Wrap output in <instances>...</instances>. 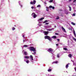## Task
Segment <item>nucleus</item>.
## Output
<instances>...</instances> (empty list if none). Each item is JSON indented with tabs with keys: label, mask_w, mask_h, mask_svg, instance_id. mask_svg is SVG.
Returning <instances> with one entry per match:
<instances>
[{
	"label": "nucleus",
	"mask_w": 76,
	"mask_h": 76,
	"mask_svg": "<svg viewBox=\"0 0 76 76\" xmlns=\"http://www.w3.org/2000/svg\"><path fill=\"white\" fill-rule=\"evenodd\" d=\"M45 39H48L50 41H51V38H50V36H45Z\"/></svg>",
	"instance_id": "1"
},
{
	"label": "nucleus",
	"mask_w": 76,
	"mask_h": 76,
	"mask_svg": "<svg viewBox=\"0 0 76 76\" xmlns=\"http://www.w3.org/2000/svg\"><path fill=\"white\" fill-rule=\"evenodd\" d=\"M30 50L31 51H36V50H35V48H34L33 47H30Z\"/></svg>",
	"instance_id": "2"
},
{
	"label": "nucleus",
	"mask_w": 76,
	"mask_h": 76,
	"mask_svg": "<svg viewBox=\"0 0 76 76\" xmlns=\"http://www.w3.org/2000/svg\"><path fill=\"white\" fill-rule=\"evenodd\" d=\"M48 52H53V49L51 48H49L48 49Z\"/></svg>",
	"instance_id": "3"
},
{
	"label": "nucleus",
	"mask_w": 76,
	"mask_h": 76,
	"mask_svg": "<svg viewBox=\"0 0 76 76\" xmlns=\"http://www.w3.org/2000/svg\"><path fill=\"white\" fill-rule=\"evenodd\" d=\"M30 58L31 59V60L32 61H33L34 60V59L33 58V56L32 55H30Z\"/></svg>",
	"instance_id": "4"
},
{
	"label": "nucleus",
	"mask_w": 76,
	"mask_h": 76,
	"mask_svg": "<svg viewBox=\"0 0 76 76\" xmlns=\"http://www.w3.org/2000/svg\"><path fill=\"white\" fill-rule=\"evenodd\" d=\"M44 33L45 34V35H48V34L49 33V31H45Z\"/></svg>",
	"instance_id": "5"
},
{
	"label": "nucleus",
	"mask_w": 76,
	"mask_h": 76,
	"mask_svg": "<svg viewBox=\"0 0 76 76\" xmlns=\"http://www.w3.org/2000/svg\"><path fill=\"white\" fill-rule=\"evenodd\" d=\"M62 31H64V32H66V30H65V29L63 27H62Z\"/></svg>",
	"instance_id": "6"
},
{
	"label": "nucleus",
	"mask_w": 76,
	"mask_h": 76,
	"mask_svg": "<svg viewBox=\"0 0 76 76\" xmlns=\"http://www.w3.org/2000/svg\"><path fill=\"white\" fill-rule=\"evenodd\" d=\"M73 34L75 37H76V33H75V30H73Z\"/></svg>",
	"instance_id": "7"
},
{
	"label": "nucleus",
	"mask_w": 76,
	"mask_h": 76,
	"mask_svg": "<svg viewBox=\"0 0 76 76\" xmlns=\"http://www.w3.org/2000/svg\"><path fill=\"white\" fill-rule=\"evenodd\" d=\"M24 58H26L27 59H28L29 58V56H26Z\"/></svg>",
	"instance_id": "8"
},
{
	"label": "nucleus",
	"mask_w": 76,
	"mask_h": 76,
	"mask_svg": "<svg viewBox=\"0 0 76 76\" xmlns=\"http://www.w3.org/2000/svg\"><path fill=\"white\" fill-rule=\"evenodd\" d=\"M24 54L25 56H27L28 55V53L26 51H24Z\"/></svg>",
	"instance_id": "9"
},
{
	"label": "nucleus",
	"mask_w": 76,
	"mask_h": 76,
	"mask_svg": "<svg viewBox=\"0 0 76 76\" xmlns=\"http://www.w3.org/2000/svg\"><path fill=\"white\" fill-rule=\"evenodd\" d=\"M44 19V18L43 17V18H41L39 19V20H43V19Z\"/></svg>",
	"instance_id": "10"
},
{
	"label": "nucleus",
	"mask_w": 76,
	"mask_h": 76,
	"mask_svg": "<svg viewBox=\"0 0 76 76\" xmlns=\"http://www.w3.org/2000/svg\"><path fill=\"white\" fill-rule=\"evenodd\" d=\"M52 38H53V39H56V38H57V37L56 36H54L52 37Z\"/></svg>",
	"instance_id": "11"
},
{
	"label": "nucleus",
	"mask_w": 76,
	"mask_h": 76,
	"mask_svg": "<svg viewBox=\"0 0 76 76\" xmlns=\"http://www.w3.org/2000/svg\"><path fill=\"white\" fill-rule=\"evenodd\" d=\"M36 1L34 0L33 2V4H35V3H36Z\"/></svg>",
	"instance_id": "12"
},
{
	"label": "nucleus",
	"mask_w": 76,
	"mask_h": 76,
	"mask_svg": "<svg viewBox=\"0 0 76 76\" xmlns=\"http://www.w3.org/2000/svg\"><path fill=\"white\" fill-rule=\"evenodd\" d=\"M69 64H67L66 65V69L68 68V67H69Z\"/></svg>",
	"instance_id": "13"
},
{
	"label": "nucleus",
	"mask_w": 76,
	"mask_h": 76,
	"mask_svg": "<svg viewBox=\"0 0 76 76\" xmlns=\"http://www.w3.org/2000/svg\"><path fill=\"white\" fill-rule=\"evenodd\" d=\"M68 56L69 57H70V58H71V57H72V54H69V55H68Z\"/></svg>",
	"instance_id": "14"
},
{
	"label": "nucleus",
	"mask_w": 76,
	"mask_h": 76,
	"mask_svg": "<svg viewBox=\"0 0 76 76\" xmlns=\"http://www.w3.org/2000/svg\"><path fill=\"white\" fill-rule=\"evenodd\" d=\"M53 30V29H47V31H51Z\"/></svg>",
	"instance_id": "15"
},
{
	"label": "nucleus",
	"mask_w": 76,
	"mask_h": 76,
	"mask_svg": "<svg viewBox=\"0 0 76 76\" xmlns=\"http://www.w3.org/2000/svg\"><path fill=\"white\" fill-rule=\"evenodd\" d=\"M63 49L64 50H65V51H67V49L66 48H63Z\"/></svg>",
	"instance_id": "16"
},
{
	"label": "nucleus",
	"mask_w": 76,
	"mask_h": 76,
	"mask_svg": "<svg viewBox=\"0 0 76 76\" xmlns=\"http://www.w3.org/2000/svg\"><path fill=\"white\" fill-rule=\"evenodd\" d=\"M60 54H57V57L58 58H60Z\"/></svg>",
	"instance_id": "17"
},
{
	"label": "nucleus",
	"mask_w": 76,
	"mask_h": 76,
	"mask_svg": "<svg viewBox=\"0 0 76 76\" xmlns=\"http://www.w3.org/2000/svg\"><path fill=\"white\" fill-rule=\"evenodd\" d=\"M71 24H72V25H76V24L75 23H74L73 22H71Z\"/></svg>",
	"instance_id": "18"
},
{
	"label": "nucleus",
	"mask_w": 76,
	"mask_h": 76,
	"mask_svg": "<svg viewBox=\"0 0 76 76\" xmlns=\"http://www.w3.org/2000/svg\"><path fill=\"white\" fill-rule=\"evenodd\" d=\"M35 14V13H32L31 15L32 16L34 17V15Z\"/></svg>",
	"instance_id": "19"
},
{
	"label": "nucleus",
	"mask_w": 76,
	"mask_h": 76,
	"mask_svg": "<svg viewBox=\"0 0 76 76\" xmlns=\"http://www.w3.org/2000/svg\"><path fill=\"white\" fill-rule=\"evenodd\" d=\"M68 7L69 9V11H71V10H71V7H70V6H68Z\"/></svg>",
	"instance_id": "20"
},
{
	"label": "nucleus",
	"mask_w": 76,
	"mask_h": 76,
	"mask_svg": "<svg viewBox=\"0 0 76 76\" xmlns=\"http://www.w3.org/2000/svg\"><path fill=\"white\" fill-rule=\"evenodd\" d=\"M36 17H37V15H36V14H35L33 16V18H35Z\"/></svg>",
	"instance_id": "21"
},
{
	"label": "nucleus",
	"mask_w": 76,
	"mask_h": 76,
	"mask_svg": "<svg viewBox=\"0 0 76 76\" xmlns=\"http://www.w3.org/2000/svg\"><path fill=\"white\" fill-rule=\"evenodd\" d=\"M37 7H41V5H39L37 6Z\"/></svg>",
	"instance_id": "22"
},
{
	"label": "nucleus",
	"mask_w": 76,
	"mask_h": 76,
	"mask_svg": "<svg viewBox=\"0 0 76 76\" xmlns=\"http://www.w3.org/2000/svg\"><path fill=\"white\" fill-rule=\"evenodd\" d=\"M49 7L50 8V9H51L52 8V7H53V6L51 5H50L49 6Z\"/></svg>",
	"instance_id": "23"
},
{
	"label": "nucleus",
	"mask_w": 76,
	"mask_h": 76,
	"mask_svg": "<svg viewBox=\"0 0 76 76\" xmlns=\"http://www.w3.org/2000/svg\"><path fill=\"white\" fill-rule=\"evenodd\" d=\"M52 70L51 69H49L48 70V72H51Z\"/></svg>",
	"instance_id": "24"
},
{
	"label": "nucleus",
	"mask_w": 76,
	"mask_h": 76,
	"mask_svg": "<svg viewBox=\"0 0 76 76\" xmlns=\"http://www.w3.org/2000/svg\"><path fill=\"white\" fill-rule=\"evenodd\" d=\"M12 30L13 31H14V30H15V28L14 27H13L12 28Z\"/></svg>",
	"instance_id": "25"
},
{
	"label": "nucleus",
	"mask_w": 76,
	"mask_h": 76,
	"mask_svg": "<svg viewBox=\"0 0 76 76\" xmlns=\"http://www.w3.org/2000/svg\"><path fill=\"white\" fill-rule=\"evenodd\" d=\"M48 22V20H46L44 22V23H46V22Z\"/></svg>",
	"instance_id": "26"
},
{
	"label": "nucleus",
	"mask_w": 76,
	"mask_h": 76,
	"mask_svg": "<svg viewBox=\"0 0 76 76\" xmlns=\"http://www.w3.org/2000/svg\"><path fill=\"white\" fill-rule=\"evenodd\" d=\"M28 45H25L24 46V47H28Z\"/></svg>",
	"instance_id": "27"
},
{
	"label": "nucleus",
	"mask_w": 76,
	"mask_h": 76,
	"mask_svg": "<svg viewBox=\"0 0 76 76\" xmlns=\"http://www.w3.org/2000/svg\"><path fill=\"white\" fill-rule=\"evenodd\" d=\"M26 63H29V61H26Z\"/></svg>",
	"instance_id": "28"
},
{
	"label": "nucleus",
	"mask_w": 76,
	"mask_h": 76,
	"mask_svg": "<svg viewBox=\"0 0 76 76\" xmlns=\"http://www.w3.org/2000/svg\"><path fill=\"white\" fill-rule=\"evenodd\" d=\"M53 0H50L49 1V2H50V3H51L52 2H53Z\"/></svg>",
	"instance_id": "29"
},
{
	"label": "nucleus",
	"mask_w": 76,
	"mask_h": 76,
	"mask_svg": "<svg viewBox=\"0 0 76 76\" xmlns=\"http://www.w3.org/2000/svg\"><path fill=\"white\" fill-rule=\"evenodd\" d=\"M33 3L32 1L30 2V4H33Z\"/></svg>",
	"instance_id": "30"
},
{
	"label": "nucleus",
	"mask_w": 76,
	"mask_h": 76,
	"mask_svg": "<svg viewBox=\"0 0 76 76\" xmlns=\"http://www.w3.org/2000/svg\"><path fill=\"white\" fill-rule=\"evenodd\" d=\"M69 30H70L71 31L72 30V29L70 28H69Z\"/></svg>",
	"instance_id": "31"
},
{
	"label": "nucleus",
	"mask_w": 76,
	"mask_h": 76,
	"mask_svg": "<svg viewBox=\"0 0 76 76\" xmlns=\"http://www.w3.org/2000/svg\"><path fill=\"white\" fill-rule=\"evenodd\" d=\"M55 35H58V33H55Z\"/></svg>",
	"instance_id": "32"
},
{
	"label": "nucleus",
	"mask_w": 76,
	"mask_h": 76,
	"mask_svg": "<svg viewBox=\"0 0 76 76\" xmlns=\"http://www.w3.org/2000/svg\"><path fill=\"white\" fill-rule=\"evenodd\" d=\"M55 63L56 64H57L58 63V61H55Z\"/></svg>",
	"instance_id": "33"
},
{
	"label": "nucleus",
	"mask_w": 76,
	"mask_h": 76,
	"mask_svg": "<svg viewBox=\"0 0 76 76\" xmlns=\"http://www.w3.org/2000/svg\"><path fill=\"white\" fill-rule=\"evenodd\" d=\"M75 14H73L72 15L73 16H75Z\"/></svg>",
	"instance_id": "34"
},
{
	"label": "nucleus",
	"mask_w": 76,
	"mask_h": 76,
	"mask_svg": "<svg viewBox=\"0 0 76 76\" xmlns=\"http://www.w3.org/2000/svg\"><path fill=\"white\" fill-rule=\"evenodd\" d=\"M59 19V17H57L56 18V19Z\"/></svg>",
	"instance_id": "35"
},
{
	"label": "nucleus",
	"mask_w": 76,
	"mask_h": 76,
	"mask_svg": "<svg viewBox=\"0 0 76 76\" xmlns=\"http://www.w3.org/2000/svg\"><path fill=\"white\" fill-rule=\"evenodd\" d=\"M52 8L53 9H54V7H52Z\"/></svg>",
	"instance_id": "36"
},
{
	"label": "nucleus",
	"mask_w": 76,
	"mask_h": 76,
	"mask_svg": "<svg viewBox=\"0 0 76 76\" xmlns=\"http://www.w3.org/2000/svg\"><path fill=\"white\" fill-rule=\"evenodd\" d=\"M73 64L74 66H76V64L74 63H73Z\"/></svg>",
	"instance_id": "37"
},
{
	"label": "nucleus",
	"mask_w": 76,
	"mask_h": 76,
	"mask_svg": "<svg viewBox=\"0 0 76 76\" xmlns=\"http://www.w3.org/2000/svg\"><path fill=\"white\" fill-rule=\"evenodd\" d=\"M34 7H31V9H34Z\"/></svg>",
	"instance_id": "38"
},
{
	"label": "nucleus",
	"mask_w": 76,
	"mask_h": 76,
	"mask_svg": "<svg viewBox=\"0 0 76 76\" xmlns=\"http://www.w3.org/2000/svg\"><path fill=\"white\" fill-rule=\"evenodd\" d=\"M48 24H49V23H45V24H46V25H48Z\"/></svg>",
	"instance_id": "39"
},
{
	"label": "nucleus",
	"mask_w": 76,
	"mask_h": 76,
	"mask_svg": "<svg viewBox=\"0 0 76 76\" xmlns=\"http://www.w3.org/2000/svg\"><path fill=\"white\" fill-rule=\"evenodd\" d=\"M44 3L45 4H47V3H46V2L45 1L44 2Z\"/></svg>",
	"instance_id": "40"
},
{
	"label": "nucleus",
	"mask_w": 76,
	"mask_h": 76,
	"mask_svg": "<svg viewBox=\"0 0 76 76\" xmlns=\"http://www.w3.org/2000/svg\"><path fill=\"white\" fill-rule=\"evenodd\" d=\"M73 2H76V0H74L73 1Z\"/></svg>",
	"instance_id": "41"
},
{
	"label": "nucleus",
	"mask_w": 76,
	"mask_h": 76,
	"mask_svg": "<svg viewBox=\"0 0 76 76\" xmlns=\"http://www.w3.org/2000/svg\"><path fill=\"white\" fill-rule=\"evenodd\" d=\"M57 40L58 41H60V39H57Z\"/></svg>",
	"instance_id": "42"
},
{
	"label": "nucleus",
	"mask_w": 76,
	"mask_h": 76,
	"mask_svg": "<svg viewBox=\"0 0 76 76\" xmlns=\"http://www.w3.org/2000/svg\"><path fill=\"white\" fill-rule=\"evenodd\" d=\"M74 69H75V72H76V67H75L74 68Z\"/></svg>",
	"instance_id": "43"
},
{
	"label": "nucleus",
	"mask_w": 76,
	"mask_h": 76,
	"mask_svg": "<svg viewBox=\"0 0 76 76\" xmlns=\"http://www.w3.org/2000/svg\"><path fill=\"white\" fill-rule=\"evenodd\" d=\"M53 64H54V63H55V61H54L52 63Z\"/></svg>",
	"instance_id": "44"
},
{
	"label": "nucleus",
	"mask_w": 76,
	"mask_h": 76,
	"mask_svg": "<svg viewBox=\"0 0 76 76\" xmlns=\"http://www.w3.org/2000/svg\"><path fill=\"white\" fill-rule=\"evenodd\" d=\"M56 46H58V44H56Z\"/></svg>",
	"instance_id": "45"
},
{
	"label": "nucleus",
	"mask_w": 76,
	"mask_h": 76,
	"mask_svg": "<svg viewBox=\"0 0 76 76\" xmlns=\"http://www.w3.org/2000/svg\"><path fill=\"white\" fill-rule=\"evenodd\" d=\"M25 37V35H23V37Z\"/></svg>",
	"instance_id": "46"
},
{
	"label": "nucleus",
	"mask_w": 76,
	"mask_h": 76,
	"mask_svg": "<svg viewBox=\"0 0 76 76\" xmlns=\"http://www.w3.org/2000/svg\"><path fill=\"white\" fill-rule=\"evenodd\" d=\"M34 54H36V52H34Z\"/></svg>",
	"instance_id": "47"
},
{
	"label": "nucleus",
	"mask_w": 76,
	"mask_h": 76,
	"mask_svg": "<svg viewBox=\"0 0 76 76\" xmlns=\"http://www.w3.org/2000/svg\"><path fill=\"white\" fill-rule=\"evenodd\" d=\"M46 8L47 9H49V8H48V7H46Z\"/></svg>",
	"instance_id": "48"
},
{
	"label": "nucleus",
	"mask_w": 76,
	"mask_h": 76,
	"mask_svg": "<svg viewBox=\"0 0 76 76\" xmlns=\"http://www.w3.org/2000/svg\"><path fill=\"white\" fill-rule=\"evenodd\" d=\"M47 10V11H48V10Z\"/></svg>",
	"instance_id": "49"
},
{
	"label": "nucleus",
	"mask_w": 76,
	"mask_h": 76,
	"mask_svg": "<svg viewBox=\"0 0 76 76\" xmlns=\"http://www.w3.org/2000/svg\"><path fill=\"white\" fill-rule=\"evenodd\" d=\"M25 41H24V40H23V42H24Z\"/></svg>",
	"instance_id": "50"
},
{
	"label": "nucleus",
	"mask_w": 76,
	"mask_h": 76,
	"mask_svg": "<svg viewBox=\"0 0 76 76\" xmlns=\"http://www.w3.org/2000/svg\"><path fill=\"white\" fill-rule=\"evenodd\" d=\"M74 6H75V4H74Z\"/></svg>",
	"instance_id": "51"
},
{
	"label": "nucleus",
	"mask_w": 76,
	"mask_h": 76,
	"mask_svg": "<svg viewBox=\"0 0 76 76\" xmlns=\"http://www.w3.org/2000/svg\"><path fill=\"white\" fill-rule=\"evenodd\" d=\"M69 1H71L72 0H69Z\"/></svg>",
	"instance_id": "52"
},
{
	"label": "nucleus",
	"mask_w": 76,
	"mask_h": 76,
	"mask_svg": "<svg viewBox=\"0 0 76 76\" xmlns=\"http://www.w3.org/2000/svg\"><path fill=\"white\" fill-rule=\"evenodd\" d=\"M55 28H56V26H55Z\"/></svg>",
	"instance_id": "53"
},
{
	"label": "nucleus",
	"mask_w": 76,
	"mask_h": 76,
	"mask_svg": "<svg viewBox=\"0 0 76 76\" xmlns=\"http://www.w3.org/2000/svg\"><path fill=\"white\" fill-rule=\"evenodd\" d=\"M66 14H68V13H67Z\"/></svg>",
	"instance_id": "54"
},
{
	"label": "nucleus",
	"mask_w": 76,
	"mask_h": 76,
	"mask_svg": "<svg viewBox=\"0 0 76 76\" xmlns=\"http://www.w3.org/2000/svg\"><path fill=\"white\" fill-rule=\"evenodd\" d=\"M75 6H76V4H75Z\"/></svg>",
	"instance_id": "55"
}]
</instances>
